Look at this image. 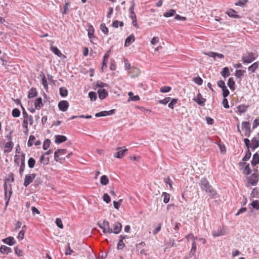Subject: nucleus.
I'll return each instance as SVG.
<instances>
[{"mask_svg":"<svg viewBox=\"0 0 259 259\" xmlns=\"http://www.w3.org/2000/svg\"><path fill=\"white\" fill-rule=\"evenodd\" d=\"M251 172V169L250 168L249 164H247L244 166L243 173L245 175H249Z\"/></svg>","mask_w":259,"mask_h":259,"instance_id":"42","label":"nucleus"},{"mask_svg":"<svg viewBox=\"0 0 259 259\" xmlns=\"http://www.w3.org/2000/svg\"><path fill=\"white\" fill-rule=\"evenodd\" d=\"M122 202V199H119L118 200V201H113V205H114V208L116 209H118Z\"/></svg>","mask_w":259,"mask_h":259,"instance_id":"60","label":"nucleus"},{"mask_svg":"<svg viewBox=\"0 0 259 259\" xmlns=\"http://www.w3.org/2000/svg\"><path fill=\"white\" fill-rule=\"evenodd\" d=\"M69 107V103L66 100H62L58 103V108L61 111L65 112L67 110Z\"/></svg>","mask_w":259,"mask_h":259,"instance_id":"9","label":"nucleus"},{"mask_svg":"<svg viewBox=\"0 0 259 259\" xmlns=\"http://www.w3.org/2000/svg\"><path fill=\"white\" fill-rule=\"evenodd\" d=\"M117 150L118 151L114 154V157L117 158H121L127 151V149L125 147H118Z\"/></svg>","mask_w":259,"mask_h":259,"instance_id":"11","label":"nucleus"},{"mask_svg":"<svg viewBox=\"0 0 259 259\" xmlns=\"http://www.w3.org/2000/svg\"><path fill=\"white\" fill-rule=\"evenodd\" d=\"M237 13V12L233 9H229L226 12V14H227L230 17L238 19L240 18L241 16H240Z\"/></svg>","mask_w":259,"mask_h":259,"instance_id":"14","label":"nucleus"},{"mask_svg":"<svg viewBox=\"0 0 259 259\" xmlns=\"http://www.w3.org/2000/svg\"><path fill=\"white\" fill-rule=\"evenodd\" d=\"M69 3H66L63 6V10L61 11L63 15L66 14L68 10V6H69Z\"/></svg>","mask_w":259,"mask_h":259,"instance_id":"61","label":"nucleus"},{"mask_svg":"<svg viewBox=\"0 0 259 259\" xmlns=\"http://www.w3.org/2000/svg\"><path fill=\"white\" fill-rule=\"evenodd\" d=\"M241 124L242 128L245 131L244 135L249 137L251 133L249 122L248 121H243Z\"/></svg>","mask_w":259,"mask_h":259,"instance_id":"6","label":"nucleus"},{"mask_svg":"<svg viewBox=\"0 0 259 259\" xmlns=\"http://www.w3.org/2000/svg\"><path fill=\"white\" fill-rule=\"evenodd\" d=\"M254 54L253 53H247L246 55L243 56L241 61L243 63H250L255 60Z\"/></svg>","mask_w":259,"mask_h":259,"instance_id":"5","label":"nucleus"},{"mask_svg":"<svg viewBox=\"0 0 259 259\" xmlns=\"http://www.w3.org/2000/svg\"><path fill=\"white\" fill-rule=\"evenodd\" d=\"M0 252L3 254H8L12 252V249L9 247L2 245L0 247Z\"/></svg>","mask_w":259,"mask_h":259,"instance_id":"18","label":"nucleus"},{"mask_svg":"<svg viewBox=\"0 0 259 259\" xmlns=\"http://www.w3.org/2000/svg\"><path fill=\"white\" fill-rule=\"evenodd\" d=\"M162 196H163V202L164 203H167L170 199V195L166 192H163Z\"/></svg>","mask_w":259,"mask_h":259,"instance_id":"43","label":"nucleus"},{"mask_svg":"<svg viewBox=\"0 0 259 259\" xmlns=\"http://www.w3.org/2000/svg\"><path fill=\"white\" fill-rule=\"evenodd\" d=\"M252 208H254L256 210L259 209V200H253L250 204H249Z\"/></svg>","mask_w":259,"mask_h":259,"instance_id":"40","label":"nucleus"},{"mask_svg":"<svg viewBox=\"0 0 259 259\" xmlns=\"http://www.w3.org/2000/svg\"><path fill=\"white\" fill-rule=\"evenodd\" d=\"M175 13L176 11L175 10L170 9L169 10L167 11L164 13L163 16L165 17H170L173 16Z\"/></svg>","mask_w":259,"mask_h":259,"instance_id":"35","label":"nucleus"},{"mask_svg":"<svg viewBox=\"0 0 259 259\" xmlns=\"http://www.w3.org/2000/svg\"><path fill=\"white\" fill-rule=\"evenodd\" d=\"M98 226L103 230V233H112V229L110 227L109 223L107 221L104 220L102 224L98 223Z\"/></svg>","mask_w":259,"mask_h":259,"instance_id":"3","label":"nucleus"},{"mask_svg":"<svg viewBox=\"0 0 259 259\" xmlns=\"http://www.w3.org/2000/svg\"><path fill=\"white\" fill-rule=\"evenodd\" d=\"M222 231L221 230L218 229L216 231H212V235L214 237H217L223 235Z\"/></svg>","mask_w":259,"mask_h":259,"instance_id":"56","label":"nucleus"},{"mask_svg":"<svg viewBox=\"0 0 259 259\" xmlns=\"http://www.w3.org/2000/svg\"><path fill=\"white\" fill-rule=\"evenodd\" d=\"M67 152L66 149H58L54 153L55 160L57 162H62V160H65V157H63L62 155L65 154Z\"/></svg>","mask_w":259,"mask_h":259,"instance_id":"2","label":"nucleus"},{"mask_svg":"<svg viewBox=\"0 0 259 259\" xmlns=\"http://www.w3.org/2000/svg\"><path fill=\"white\" fill-rule=\"evenodd\" d=\"M35 138L33 135H30L27 142V145L28 147H31L33 144V142L35 140Z\"/></svg>","mask_w":259,"mask_h":259,"instance_id":"52","label":"nucleus"},{"mask_svg":"<svg viewBox=\"0 0 259 259\" xmlns=\"http://www.w3.org/2000/svg\"><path fill=\"white\" fill-rule=\"evenodd\" d=\"M171 88L169 86H164L160 89V91L161 93H168L170 91Z\"/></svg>","mask_w":259,"mask_h":259,"instance_id":"55","label":"nucleus"},{"mask_svg":"<svg viewBox=\"0 0 259 259\" xmlns=\"http://www.w3.org/2000/svg\"><path fill=\"white\" fill-rule=\"evenodd\" d=\"M55 143L59 144L62 143L65 141H67V138L66 136L63 135H57L55 136Z\"/></svg>","mask_w":259,"mask_h":259,"instance_id":"16","label":"nucleus"},{"mask_svg":"<svg viewBox=\"0 0 259 259\" xmlns=\"http://www.w3.org/2000/svg\"><path fill=\"white\" fill-rule=\"evenodd\" d=\"M199 185L202 190L208 193L209 196L212 198H217V193L210 185L209 182L205 178L200 180Z\"/></svg>","mask_w":259,"mask_h":259,"instance_id":"1","label":"nucleus"},{"mask_svg":"<svg viewBox=\"0 0 259 259\" xmlns=\"http://www.w3.org/2000/svg\"><path fill=\"white\" fill-rule=\"evenodd\" d=\"M14 146L13 142L12 141H9L5 145V153H9L11 151Z\"/></svg>","mask_w":259,"mask_h":259,"instance_id":"23","label":"nucleus"},{"mask_svg":"<svg viewBox=\"0 0 259 259\" xmlns=\"http://www.w3.org/2000/svg\"><path fill=\"white\" fill-rule=\"evenodd\" d=\"M221 74L222 76L226 78L230 75L229 70L227 67L223 68Z\"/></svg>","mask_w":259,"mask_h":259,"instance_id":"33","label":"nucleus"},{"mask_svg":"<svg viewBox=\"0 0 259 259\" xmlns=\"http://www.w3.org/2000/svg\"><path fill=\"white\" fill-rule=\"evenodd\" d=\"M14 250L15 253L18 256H22L23 255V251L22 250L19 249L17 246L15 247Z\"/></svg>","mask_w":259,"mask_h":259,"instance_id":"59","label":"nucleus"},{"mask_svg":"<svg viewBox=\"0 0 259 259\" xmlns=\"http://www.w3.org/2000/svg\"><path fill=\"white\" fill-rule=\"evenodd\" d=\"M7 183V181H6V180H5L4 184V188L5 191V198L6 200H7V201L6 202V206H7L8 205L10 199L12 194V185H10V188L9 190V196H8V186Z\"/></svg>","mask_w":259,"mask_h":259,"instance_id":"4","label":"nucleus"},{"mask_svg":"<svg viewBox=\"0 0 259 259\" xmlns=\"http://www.w3.org/2000/svg\"><path fill=\"white\" fill-rule=\"evenodd\" d=\"M37 95V92L36 89L34 88H32L28 92V98H34Z\"/></svg>","mask_w":259,"mask_h":259,"instance_id":"28","label":"nucleus"},{"mask_svg":"<svg viewBox=\"0 0 259 259\" xmlns=\"http://www.w3.org/2000/svg\"><path fill=\"white\" fill-rule=\"evenodd\" d=\"M259 175L257 174L253 173L248 178V182L252 186H256L258 182Z\"/></svg>","mask_w":259,"mask_h":259,"instance_id":"7","label":"nucleus"},{"mask_svg":"<svg viewBox=\"0 0 259 259\" xmlns=\"http://www.w3.org/2000/svg\"><path fill=\"white\" fill-rule=\"evenodd\" d=\"M223 91V96L224 98L228 97L230 94V92L226 86L224 88H222Z\"/></svg>","mask_w":259,"mask_h":259,"instance_id":"58","label":"nucleus"},{"mask_svg":"<svg viewBox=\"0 0 259 259\" xmlns=\"http://www.w3.org/2000/svg\"><path fill=\"white\" fill-rule=\"evenodd\" d=\"M43 106L42 99L39 97L36 99L34 102V106L36 109H39Z\"/></svg>","mask_w":259,"mask_h":259,"instance_id":"27","label":"nucleus"},{"mask_svg":"<svg viewBox=\"0 0 259 259\" xmlns=\"http://www.w3.org/2000/svg\"><path fill=\"white\" fill-rule=\"evenodd\" d=\"M97 93L99 95V98L101 100L104 99L108 95V92L106 91L105 89H99L97 91Z\"/></svg>","mask_w":259,"mask_h":259,"instance_id":"19","label":"nucleus"},{"mask_svg":"<svg viewBox=\"0 0 259 259\" xmlns=\"http://www.w3.org/2000/svg\"><path fill=\"white\" fill-rule=\"evenodd\" d=\"M248 107V106H246L245 104H241L237 107L238 111L241 113H244L246 111Z\"/></svg>","mask_w":259,"mask_h":259,"instance_id":"29","label":"nucleus"},{"mask_svg":"<svg viewBox=\"0 0 259 259\" xmlns=\"http://www.w3.org/2000/svg\"><path fill=\"white\" fill-rule=\"evenodd\" d=\"M251 156V153L249 149H247L245 156L242 158L243 161H246L248 160Z\"/></svg>","mask_w":259,"mask_h":259,"instance_id":"41","label":"nucleus"},{"mask_svg":"<svg viewBox=\"0 0 259 259\" xmlns=\"http://www.w3.org/2000/svg\"><path fill=\"white\" fill-rule=\"evenodd\" d=\"M131 6L130 7V8L129 9V11H130V17L132 19V20H133L137 19L136 15L134 11L135 4L134 1H132L131 2Z\"/></svg>","mask_w":259,"mask_h":259,"instance_id":"17","label":"nucleus"},{"mask_svg":"<svg viewBox=\"0 0 259 259\" xmlns=\"http://www.w3.org/2000/svg\"><path fill=\"white\" fill-rule=\"evenodd\" d=\"M51 144V140L49 139H47L44 141L42 148L43 149L46 150H47L50 146Z\"/></svg>","mask_w":259,"mask_h":259,"instance_id":"47","label":"nucleus"},{"mask_svg":"<svg viewBox=\"0 0 259 259\" xmlns=\"http://www.w3.org/2000/svg\"><path fill=\"white\" fill-rule=\"evenodd\" d=\"M227 85L229 88L232 91H234L235 89V82L234 79L232 77H230L228 79Z\"/></svg>","mask_w":259,"mask_h":259,"instance_id":"26","label":"nucleus"},{"mask_svg":"<svg viewBox=\"0 0 259 259\" xmlns=\"http://www.w3.org/2000/svg\"><path fill=\"white\" fill-rule=\"evenodd\" d=\"M178 99H172L168 105V107L172 109H174V106L178 103Z\"/></svg>","mask_w":259,"mask_h":259,"instance_id":"51","label":"nucleus"},{"mask_svg":"<svg viewBox=\"0 0 259 259\" xmlns=\"http://www.w3.org/2000/svg\"><path fill=\"white\" fill-rule=\"evenodd\" d=\"M140 70L136 67H132L131 70L128 72L129 73H131L132 77L138 76L140 75Z\"/></svg>","mask_w":259,"mask_h":259,"instance_id":"24","label":"nucleus"},{"mask_svg":"<svg viewBox=\"0 0 259 259\" xmlns=\"http://www.w3.org/2000/svg\"><path fill=\"white\" fill-rule=\"evenodd\" d=\"M245 72L244 70H236L235 73V76L240 80L243 77V74Z\"/></svg>","mask_w":259,"mask_h":259,"instance_id":"31","label":"nucleus"},{"mask_svg":"<svg viewBox=\"0 0 259 259\" xmlns=\"http://www.w3.org/2000/svg\"><path fill=\"white\" fill-rule=\"evenodd\" d=\"M103 199L107 203H109L111 201L110 197L107 193H105L103 195Z\"/></svg>","mask_w":259,"mask_h":259,"instance_id":"62","label":"nucleus"},{"mask_svg":"<svg viewBox=\"0 0 259 259\" xmlns=\"http://www.w3.org/2000/svg\"><path fill=\"white\" fill-rule=\"evenodd\" d=\"M259 164V154L256 152L253 155L252 160L251 161V164L252 166H255Z\"/></svg>","mask_w":259,"mask_h":259,"instance_id":"20","label":"nucleus"},{"mask_svg":"<svg viewBox=\"0 0 259 259\" xmlns=\"http://www.w3.org/2000/svg\"><path fill=\"white\" fill-rule=\"evenodd\" d=\"M35 160L33 158H29L28 161V165L29 167L30 168H33L35 165Z\"/></svg>","mask_w":259,"mask_h":259,"instance_id":"44","label":"nucleus"},{"mask_svg":"<svg viewBox=\"0 0 259 259\" xmlns=\"http://www.w3.org/2000/svg\"><path fill=\"white\" fill-rule=\"evenodd\" d=\"M193 81L199 85H201L203 83V79L199 76L194 77Z\"/></svg>","mask_w":259,"mask_h":259,"instance_id":"48","label":"nucleus"},{"mask_svg":"<svg viewBox=\"0 0 259 259\" xmlns=\"http://www.w3.org/2000/svg\"><path fill=\"white\" fill-rule=\"evenodd\" d=\"M193 100L201 106H203L206 101V99L202 97V95L200 93L197 94V97L194 98Z\"/></svg>","mask_w":259,"mask_h":259,"instance_id":"10","label":"nucleus"},{"mask_svg":"<svg viewBox=\"0 0 259 259\" xmlns=\"http://www.w3.org/2000/svg\"><path fill=\"white\" fill-rule=\"evenodd\" d=\"M101 30L105 34L108 33V28L106 26L105 23H102L100 25Z\"/></svg>","mask_w":259,"mask_h":259,"instance_id":"49","label":"nucleus"},{"mask_svg":"<svg viewBox=\"0 0 259 259\" xmlns=\"http://www.w3.org/2000/svg\"><path fill=\"white\" fill-rule=\"evenodd\" d=\"M258 126H259V118H256L253 122L252 129L256 128Z\"/></svg>","mask_w":259,"mask_h":259,"instance_id":"64","label":"nucleus"},{"mask_svg":"<svg viewBox=\"0 0 259 259\" xmlns=\"http://www.w3.org/2000/svg\"><path fill=\"white\" fill-rule=\"evenodd\" d=\"M88 31V36L90 38H93V37H95V36L94 35V29L92 25L89 26Z\"/></svg>","mask_w":259,"mask_h":259,"instance_id":"39","label":"nucleus"},{"mask_svg":"<svg viewBox=\"0 0 259 259\" xmlns=\"http://www.w3.org/2000/svg\"><path fill=\"white\" fill-rule=\"evenodd\" d=\"M171 100L170 97H166L163 100H160L158 101L159 104L166 105Z\"/></svg>","mask_w":259,"mask_h":259,"instance_id":"54","label":"nucleus"},{"mask_svg":"<svg viewBox=\"0 0 259 259\" xmlns=\"http://www.w3.org/2000/svg\"><path fill=\"white\" fill-rule=\"evenodd\" d=\"M112 233L117 234L120 233L122 229V225L120 223L117 222L113 224Z\"/></svg>","mask_w":259,"mask_h":259,"instance_id":"12","label":"nucleus"},{"mask_svg":"<svg viewBox=\"0 0 259 259\" xmlns=\"http://www.w3.org/2000/svg\"><path fill=\"white\" fill-rule=\"evenodd\" d=\"M259 62H255L251 64L248 67V70L249 71V73H252L255 72L256 69L258 68Z\"/></svg>","mask_w":259,"mask_h":259,"instance_id":"25","label":"nucleus"},{"mask_svg":"<svg viewBox=\"0 0 259 259\" xmlns=\"http://www.w3.org/2000/svg\"><path fill=\"white\" fill-rule=\"evenodd\" d=\"M35 174H31L25 175L24 182V186L25 187H27L30 184H31L34 179L36 177Z\"/></svg>","mask_w":259,"mask_h":259,"instance_id":"8","label":"nucleus"},{"mask_svg":"<svg viewBox=\"0 0 259 259\" xmlns=\"http://www.w3.org/2000/svg\"><path fill=\"white\" fill-rule=\"evenodd\" d=\"M89 97L92 101H95L97 98V94L95 92H90L89 93Z\"/></svg>","mask_w":259,"mask_h":259,"instance_id":"46","label":"nucleus"},{"mask_svg":"<svg viewBox=\"0 0 259 259\" xmlns=\"http://www.w3.org/2000/svg\"><path fill=\"white\" fill-rule=\"evenodd\" d=\"M196 250V245L195 242H193L192 244V248L191 249L190 253L189 254V257H192L195 255V252Z\"/></svg>","mask_w":259,"mask_h":259,"instance_id":"34","label":"nucleus"},{"mask_svg":"<svg viewBox=\"0 0 259 259\" xmlns=\"http://www.w3.org/2000/svg\"><path fill=\"white\" fill-rule=\"evenodd\" d=\"M250 148L254 150L259 147V140L255 137H253L251 140Z\"/></svg>","mask_w":259,"mask_h":259,"instance_id":"21","label":"nucleus"},{"mask_svg":"<svg viewBox=\"0 0 259 259\" xmlns=\"http://www.w3.org/2000/svg\"><path fill=\"white\" fill-rule=\"evenodd\" d=\"M25 153H22L21 154V164H20V167L19 170V174H20V176L22 175L23 172H24V169H25Z\"/></svg>","mask_w":259,"mask_h":259,"instance_id":"13","label":"nucleus"},{"mask_svg":"<svg viewBox=\"0 0 259 259\" xmlns=\"http://www.w3.org/2000/svg\"><path fill=\"white\" fill-rule=\"evenodd\" d=\"M125 245L123 242V241H122L121 239H119L117 245V249L121 250L125 247Z\"/></svg>","mask_w":259,"mask_h":259,"instance_id":"50","label":"nucleus"},{"mask_svg":"<svg viewBox=\"0 0 259 259\" xmlns=\"http://www.w3.org/2000/svg\"><path fill=\"white\" fill-rule=\"evenodd\" d=\"M59 93L62 97H65L68 95V90L65 87H61L59 89Z\"/></svg>","mask_w":259,"mask_h":259,"instance_id":"32","label":"nucleus"},{"mask_svg":"<svg viewBox=\"0 0 259 259\" xmlns=\"http://www.w3.org/2000/svg\"><path fill=\"white\" fill-rule=\"evenodd\" d=\"M41 74H42V79H41V83L44 86V88L46 89V90H48V82H47V79H46V77L45 76V74L43 72H41Z\"/></svg>","mask_w":259,"mask_h":259,"instance_id":"38","label":"nucleus"},{"mask_svg":"<svg viewBox=\"0 0 259 259\" xmlns=\"http://www.w3.org/2000/svg\"><path fill=\"white\" fill-rule=\"evenodd\" d=\"M2 241L4 243L9 245V246H12L16 243V241L14 238L12 236H9L6 238L3 239Z\"/></svg>","mask_w":259,"mask_h":259,"instance_id":"15","label":"nucleus"},{"mask_svg":"<svg viewBox=\"0 0 259 259\" xmlns=\"http://www.w3.org/2000/svg\"><path fill=\"white\" fill-rule=\"evenodd\" d=\"M135 40V37L134 34L130 35L125 40L124 46L128 47Z\"/></svg>","mask_w":259,"mask_h":259,"instance_id":"22","label":"nucleus"},{"mask_svg":"<svg viewBox=\"0 0 259 259\" xmlns=\"http://www.w3.org/2000/svg\"><path fill=\"white\" fill-rule=\"evenodd\" d=\"M55 223H56L57 226L58 228H59L60 229H62L63 228V225L62 222V220L61 219L57 218L56 219Z\"/></svg>","mask_w":259,"mask_h":259,"instance_id":"57","label":"nucleus"},{"mask_svg":"<svg viewBox=\"0 0 259 259\" xmlns=\"http://www.w3.org/2000/svg\"><path fill=\"white\" fill-rule=\"evenodd\" d=\"M20 111L18 108H15L12 110V115L14 117H18L20 115Z\"/></svg>","mask_w":259,"mask_h":259,"instance_id":"45","label":"nucleus"},{"mask_svg":"<svg viewBox=\"0 0 259 259\" xmlns=\"http://www.w3.org/2000/svg\"><path fill=\"white\" fill-rule=\"evenodd\" d=\"M100 182L103 185L106 186L109 183V179L106 175H103L100 178Z\"/></svg>","mask_w":259,"mask_h":259,"instance_id":"36","label":"nucleus"},{"mask_svg":"<svg viewBox=\"0 0 259 259\" xmlns=\"http://www.w3.org/2000/svg\"><path fill=\"white\" fill-rule=\"evenodd\" d=\"M51 50L57 56L61 57L62 56V54L58 48L55 46H51Z\"/></svg>","mask_w":259,"mask_h":259,"instance_id":"30","label":"nucleus"},{"mask_svg":"<svg viewBox=\"0 0 259 259\" xmlns=\"http://www.w3.org/2000/svg\"><path fill=\"white\" fill-rule=\"evenodd\" d=\"M124 62L125 69L129 72V71H130L132 68L131 64L128 62V60L127 59H124Z\"/></svg>","mask_w":259,"mask_h":259,"instance_id":"63","label":"nucleus"},{"mask_svg":"<svg viewBox=\"0 0 259 259\" xmlns=\"http://www.w3.org/2000/svg\"><path fill=\"white\" fill-rule=\"evenodd\" d=\"M130 99L133 101H137L140 100V97L138 95L134 96V94L132 92H130L128 93Z\"/></svg>","mask_w":259,"mask_h":259,"instance_id":"37","label":"nucleus"},{"mask_svg":"<svg viewBox=\"0 0 259 259\" xmlns=\"http://www.w3.org/2000/svg\"><path fill=\"white\" fill-rule=\"evenodd\" d=\"M247 2V0H239L237 2L235 3L234 4L235 6L244 7Z\"/></svg>","mask_w":259,"mask_h":259,"instance_id":"53","label":"nucleus"}]
</instances>
